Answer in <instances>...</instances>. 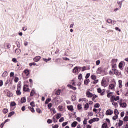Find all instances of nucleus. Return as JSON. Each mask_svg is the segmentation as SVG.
Wrapping results in <instances>:
<instances>
[{
  "label": "nucleus",
  "mask_w": 128,
  "mask_h": 128,
  "mask_svg": "<svg viewBox=\"0 0 128 128\" xmlns=\"http://www.w3.org/2000/svg\"><path fill=\"white\" fill-rule=\"evenodd\" d=\"M112 106H115L116 108H118V103L116 102H113Z\"/></svg>",
  "instance_id": "nucleus-40"
},
{
  "label": "nucleus",
  "mask_w": 128,
  "mask_h": 128,
  "mask_svg": "<svg viewBox=\"0 0 128 128\" xmlns=\"http://www.w3.org/2000/svg\"><path fill=\"white\" fill-rule=\"evenodd\" d=\"M119 104H120L121 108H126L127 105L126 103L122 104V102H119Z\"/></svg>",
  "instance_id": "nucleus-14"
},
{
  "label": "nucleus",
  "mask_w": 128,
  "mask_h": 128,
  "mask_svg": "<svg viewBox=\"0 0 128 128\" xmlns=\"http://www.w3.org/2000/svg\"><path fill=\"white\" fill-rule=\"evenodd\" d=\"M22 52V50L20 49H16L15 51V52L16 54H20V52Z\"/></svg>",
  "instance_id": "nucleus-22"
},
{
  "label": "nucleus",
  "mask_w": 128,
  "mask_h": 128,
  "mask_svg": "<svg viewBox=\"0 0 128 128\" xmlns=\"http://www.w3.org/2000/svg\"><path fill=\"white\" fill-rule=\"evenodd\" d=\"M92 120H93L94 122H99L100 121V119L98 118H94Z\"/></svg>",
  "instance_id": "nucleus-43"
},
{
  "label": "nucleus",
  "mask_w": 128,
  "mask_h": 128,
  "mask_svg": "<svg viewBox=\"0 0 128 128\" xmlns=\"http://www.w3.org/2000/svg\"><path fill=\"white\" fill-rule=\"evenodd\" d=\"M96 66H100V60H98V61H96Z\"/></svg>",
  "instance_id": "nucleus-63"
},
{
  "label": "nucleus",
  "mask_w": 128,
  "mask_h": 128,
  "mask_svg": "<svg viewBox=\"0 0 128 128\" xmlns=\"http://www.w3.org/2000/svg\"><path fill=\"white\" fill-rule=\"evenodd\" d=\"M61 92L62 90H58V91H56V96H60Z\"/></svg>",
  "instance_id": "nucleus-28"
},
{
  "label": "nucleus",
  "mask_w": 128,
  "mask_h": 128,
  "mask_svg": "<svg viewBox=\"0 0 128 128\" xmlns=\"http://www.w3.org/2000/svg\"><path fill=\"white\" fill-rule=\"evenodd\" d=\"M123 66L124 64H122V62H120V64H119V68H120V70H122Z\"/></svg>",
  "instance_id": "nucleus-42"
},
{
  "label": "nucleus",
  "mask_w": 128,
  "mask_h": 128,
  "mask_svg": "<svg viewBox=\"0 0 128 128\" xmlns=\"http://www.w3.org/2000/svg\"><path fill=\"white\" fill-rule=\"evenodd\" d=\"M117 66L116 64H114L112 66V70L114 72H116L118 70H116Z\"/></svg>",
  "instance_id": "nucleus-16"
},
{
  "label": "nucleus",
  "mask_w": 128,
  "mask_h": 128,
  "mask_svg": "<svg viewBox=\"0 0 128 128\" xmlns=\"http://www.w3.org/2000/svg\"><path fill=\"white\" fill-rule=\"evenodd\" d=\"M30 106L32 108H34V106H36V105L34 104V102H32L30 103Z\"/></svg>",
  "instance_id": "nucleus-57"
},
{
  "label": "nucleus",
  "mask_w": 128,
  "mask_h": 128,
  "mask_svg": "<svg viewBox=\"0 0 128 128\" xmlns=\"http://www.w3.org/2000/svg\"><path fill=\"white\" fill-rule=\"evenodd\" d=\"M59 126L58 124L54 125V126H52V128H58Z\"/></svg>",
  "instance_id": "nucleus-64"
},
{
  "label": "nucleus",
  "mask_w": 128,
  "mask_h": 128,
  "mask_svg": "<svg viewBox=\"0 0 128 128\" xmlns=\"http://www.w3.org/2000/svg\"><path fill=\"white\" fill-rule=\"evenodd\" d=\"M90 76V74H88L86 76V80H88V78H89Z\"/></svg>",
  "instance_id": "nucleus-55"
},
{
  "label": "nucleus",
  "mask_w": 128,
  "mask_h": 128,
  "mask_svg": "<svg viewBox=\"0 0 128 128\" xmlns=\"http://www.w3.org/2000/svg\"><path fill=\"white\" fill-rule=\"evenodd\" d=\"M91 78L93 80H96V76L94 75H92Z\"/></svg>",
  "instance_id": "nucleus-49"
},
{
  "label": "nucleus",
  "mask_w": 128,
  "mask_h": 128,
  "mask_svg": "<svg viewBox=\"0 0 128 128\" xmlns=\"http://www.w3.org/2000/svg\"><path fill=\"white\" fill-rule=\"evenodd\" d=\"M21 102L22 104H25V102H26V98H23L21 100Z\"/></svg>",
  "instance_id": "nucleus-26"
},
{
  "label": "nucleus",
  "mask_w": 128,
  "mask_h": 128,
  "mask_svg": "<svg viewBox=\"0 0 128 128\" xmlns=\"http://www.w3.org/2000/svg\"><path fill=\"white\" fill-rule=\"evenodd\" d=\"M116 62H118V60L117 59H113L112 60V64H116Z\"/></svg>",
  "instance_id": "nucleus-27"
},
{
  "label": "nucleus",
  "mask_w": 128,
  "mask_h": 128,
  "mask_svg": "<svg viewBox=\"0 0 128 128\" xmlns=\"http://www.w3.org/2000/svg\"><path fill=\"white\" fill-rule=\"evenodd\" d=\"M52 121L53 122H58V120H56V116L53 117Z\"/></svg>",
  "instance_id": "nucleus-31"
},
{
  "label": "nucleus",
  "mask_w": 128,
  "mask_h": 128,
  "mask_svg": "<svg viewBox=\"0 0 128 128\" xmlns=\"http://www.w3.org/2000/svg\"><path fill=\"white\" fill-rule=\"evenodd\" d=\"M124 124V122L122 121L121 120H120L118 126H122Z\"/></svg>",
  "instance_id": "nucleus-37"
},
{
  "label": "nucleus",
  "mask_w": 128,
  "mask_h": 128,
  "mask_svg": "<svg viewBox=\"0 0 128 128\" xmlns=\"http://www.w3.org/2000/svg\"><path fill=\"white\" fill-rule=\"evenodd\" d=\"M22 88V84L19 82V84L18 86V90H20Z\"/></svg>",
  "instance_id": "nucleus-51"
},
{
  "label": "nucleus",
  "mask_w": 128,
  "mask_h": 128,
  "mask_svg": "<svg viewBox=\"0 0 128 128\" xmlns=\"http://www.w3.org/2000/svg\"><path fill=\"white\" fill-rule=\"evenodd\" d=\"M36 94V91L34 90V89H32L30 94V96L32 97Z\"/></svg>",
  "instance_id": "nucleus-17"
},
{
  "label": "nucleus",
  "mask_w": 128,
  "mask_h": 128,
  "mask_svg": "<svg viewBox=\"0 0 128 128\" xmlns=\"http://www.w3.org/2000/svg\"><path fill=\"white\" fill-rule=\"evenodd\" d=\"M114 114V111L111 110H108L106 112V116H112Z\"/></svg>",
  "instance_id": "nucleus-6"
},
{
  "label": "nucleus",
  "mask_w": 128,
  "mask_h": 128,
  "mask_svg": "<svg viewBox=\"0 0 128 128\" xmlns=\"http://www.w3.org/2000/svg\"><path fill=\"white\" fill-rule=\"evenodd\" d=\"M62 102H64V100L62 99V98H58L56 100V106H58L59 104H62Z\"/></svg>",
  "instance_id": "nucleus-1"
},
{
  "label": "nucleus",
  "mask_w": 128,
  "mask_h": 128,
  "mask_svg": "<svg viewBox=\"0 0 128 128\" xmlns=\"http://www.w3.org/2000/svg\"><path fill=\"white\" fill-rule=\"evenodd\" d=\"M43 60H44V62H50V61L52 60V58H49L48 60L46 59V58H44Z\"/></svg>",
  "instance_id": "nucleus-44"
},
{
  "label": "nucleus",
  "mask_w": 128,
  "mask_h": 128,
  "mask_svg": "<svg viewBox=\"0 0 128 128\" xmlns=\"http://www.w3.org/2000/svg\"><path fill=\"white\" fill-rule=\"evenodd\" d=\"M114 114L115 116H118V114H120V112H118V110H114Z\"/></svg>",
  "instance_id": "nucleus-34"
},
{
  "label": "nucleus",
  "mask_w": 128,
  "mask_h": 128,
  "mask_svg": "<svg viewBox=\"0 0 128 128\" xmlns=\"http://www.w3.org/2000/svg\"><path fill=\"white\" fill-rule=\"evenodd\" d=\"M78 123L76 122H73L72 124V128H76V126H78Z\"/></svg>",
  "instance_id": "nucleus-25"
},
{
  "label": "nucleus",
  "mask_w": 128,
  "mask_h": 128,
  "mask_svg": "<svg viewBox=\"0 0 128 128\" xmlns=\"http://www.w3.org/2000/svg\"><path fill=\"white\" fill-rule=\"evenodd\" d=\"M14 72H12L10 74V77L14 78Z\"/></svg>",
  "instance_id": "nucleus-58"
},
{
  "label": "nucleus",
  "mask_w": 128,
  "mask_h": 128,
  "mask_svg": "<svg viewBox=\"0 0 128 128\" xmlns=\"http://www.w3.org/2000/svg\"><path fill=\"white\" fill-rule=\"evenodd\" d=\"M26 76H28L30 74V72L28 70H26L24 72Z\"/></svg>",
  "instance_id": "nucleus-13"
},
{
  "label": "nucleus",
  "mask_w": 128,
  "mask_h": 128,
  "mask_svg": "<svg viewBox=\"0 0 128 128\" xmlns=\"http://www.w3.org/2000/svg\"><path fill=\"white\" fill-rule=\"evenodd\" d=\"M78 78L80 80H82V74H80L78 76Z\"/></svg>",
  "instance_id": "nucleus-47"
},
{
  "label": "nucleus",
  "mask_w": 128,
  "mask_h": 128,
  "mask_svg": "<svg viewBox=\"0 0 128 128\" xmlns=\"http://www.w3.org/2000/svg\"><path fill=\"white\" fill-rule=\"evenodd\" d=\"M118 115H116L115 116H114L113 117V120H118Z\"/></svg>",
  "instance_id": "nucleus-41"
},
{
  "label": "nucleus",
  "mask_w": 128,
  "mask_h": 128,
  "mask_svg": "<svg viewBox=\"0 0 128 128\" xmlns=\"http://www.w3.org/2000/svg\"><path fill=\"white\" fill-rule=\"evenodd\" d=\"M102 128H108V124L104 123L102 125Z\"/></svg>",
  "instance_id": "nucleus-35"
},
{
  "label": "nucleus",
  "mask_w": 128,
  "mask_h": 128,
  "mask_svg": "<svg viewBox=\"0 0 128 128\" xmlns=\"http://www.w3.org/2000/svg\"><path fill=\"white\" fill-rule=\"evenodd\" d=\"M68 110H70V112H72L74 110V106H67Z\"/></svg>",
  "instance_id": "nucleus-20"
},
{
  "label": "nucleus",
  "mask_w": 128,
  "mask_h": 128,
  "mask_svg": "<svg viewBox=\"0 0 128 128\" xmlns=\"http://www.w3.org/2000/svg\"><path fill=\"white\" fill-rule=\"evenodd\" d=\"M118 86L120 88H122V80H120L118 81Z\"/></svg>",
  "instance_id": "nucleus-15"
},
{
  "label": "nucleus",
  "mask_w": 128,
  "mask_h": 128,
  "mask_svg": "<svg viewBox=\"0 0 128 128\" xmlns=\"http://www.w3.org/2000/svg\"><path fill=\"white\" fill-rule=\"evenodd\" d=\"M16 106V102H12L11 104H10V106Z\"/></svg>",
  "instance_id": "nucleus-39"
},
{
  "label": "nucleus",
  "mask_w": 128,
  "mask_h": 128,
  "mask_svg": "<svg viewBox=\"0 0 128 128\" xmlns=\"http://www.w3.org/2000/svg\"><path fill=\"white\" fill-rule=\"evenodd\" d=\"M50 102H52V99H50V98L48 99L46 101V104H48V103Z\"/></svg>",
  "instance_id": "nucleus-38"
},
{
  "label": "nucleus",
  "mask_w": 128,
  "mask_h": 128,
  "mask_svg": "<svg viewBox=\"0 0 128 128\" xmlns=\"http://www.w3.org/2000/svg\"><path fill=\"white\" fill-rule=\"evenodd\" d=\"M122 2H124V1H118L117 4L120 8H122Z\"/></svg>",
  "instance_id": "nucleus-10"
},
{
  "label": "nucleus",
  "mask_w": 128,
  "mask_h": 128,
  "mask_svg": "<svg viewBox=\"0 0 128 128\" xmlns=\"http://www.w3.org/2000/svg\"><path fill=\"white\" fill-rule=\"evenodd\" d=\"M102 86H104V88H106L108 84V82H106V79L104 78L102 82Z\"/></svg>",
  "instance_id": "nucleus-2"
},
{
  "label": "nucleus",
  "mask_w": 128,
  "mask_h": 128,
  "mask_svg": "<svg viewBox=\"0 0 128 128\" xmlns=\"http://www.w3.org/2000/svg\"><path fill=\"white\" fill-rule=\"evenodd\" d=\"M16 94L18 96L22 95V92H20V90H18L16 91Z\"/></svg>",
  "instance_id": "nucleus-33"
},
{
  "label": "nucleus",
  "mask_w": 128,
  "mask_h": 128,
  "mask_svg": "<svg viewBox=\"0 0 128 128\" xmlns=\"http://www.w3.org/2000/svg\"><path fill=\"white\" fill-rule=\"evenodd\" d=\"M62 118V114H58L56 116V120H60Z\"/></svg>",
  "instance_id": "nucleus-29"
},
{
  "label": "nucleus",
  "mask_w": 128,
  "mask_h": 128,
  "mask_svg": "<svg viewBox=\"0 0 128 128\" xmlns=\"http://www.w3.org/2000/svg\"><path fill=\"white\" fill-rule=\"evenodd\" d=\"M112 96V92H110V93L108 94L107 96H108V98H110V96Z\"/></svg>",
  "instance_id": "nucleus-56"
},
{
  "label": "nucleus",
  "mask_w": 128,
  "mask_h": 128,
  "mask_svg": "<svg viewBox=\"0 0 128 128\" xmlns=\"http://www.w3.org/2000/svg\"><path fill=\"white\" fill-rule=\"evenodd\" d=\"M15 114H16V112H10L8 116V118H12V116H14Z\"/></svg>",
  "instance_id": "nucleus-24"
},
{
  "label": "nucleus",
  "mask_w": 128,
  "mask_h": 128,
  "mask_svg": "<svg viewBox=\"0 0 128 128\" xmlns=\"http://www.w3.org/2000/svg\"><path fill=\"white\" fill-rule=\"evenodd\" d=\"M8 75V72H5L3 73L2 76V78H6V76Z\"/></svg>",
  "instance_id": "nucleus-23"
},
{
  "label": "nucleus",
  "mask_w": 128,
  "mask_h": 128,
  "mask_svg": "<svg viewBox=\"0 0 128 128\" xmlns=\"http://www.w3.org/2000/svg\"><path fill=\"white\" fill-rule=\"evenodd\" d=\"M100 104H95L94 108H100Z\"/></svg>",
  "instance_id": "nucleus-62"
},
{
  "label": "nucleus",
  "mask_w": 128,
  "mask_h": 128,
  "mask_svg": "<svg viewBox=\"0 0 128 128\" xmlns=\"http://www.w3.org/2000/svg\"><path fill=\"white\" fill-rule=\"evenodd\" d=\"M48 124H52V120H48Z\"/></svg>",
  "instance_id": "nucleus-59"
},
{
  "label": "nucleus",
  "mask_w": 128,
  "mask_h": 128,
  "mask_svg": "<svg viewBox=\"0 0 128 128\" xmlns=\"http://www.w3.org/2000/svg\"><path fill=\"white\" fill-rule=\"evenodd\" d=\"M114 74L118 78H122V72H119L118 70L115 71L114 72Z\"/></svg>",
  "instance_id": "nucleus-3"
},
{
  "label": "nucleus",
  "mask_w": 128,
  "mask_h": 128,
  "mask_svg": "<svg viewBox=\"0 0 128 128\" xmlns=\"http://www.w3.org/2000/svg\"><path fill=\"white\" fill-rule=\"evenodd\" d=\"M116 88V86L114 84H110L109 86V90H114Z\"/></svg>",
  "instance_id": "nucleus-8"
},
{
  "label": "nucleus",
  "mask_w": 128,
  "mask_h": 128,
  "mask_svg": "<svg viewBox=\"0 0 128 128\" xmlns=\"http://www.w3.org/2000/svg\"><path fill=\"white\" fill-rule=\"evenodd\" d=\"M90 80L86 79L84 81V84L85 86H88L90 84Z\"/></svg>",
  "instance_id": "nucleus-21"
},
{
  "label": "nucleus",
  "mask_w": 128,
  "mask_h": 128,
  "mask_svg": "<svg viewBox=\"0 0 128 128\" xmlns=\"http://www.w3.org/2000/svg\"><path fill=\"white\" fill-rule=\"evenodd\" d=\"M98 94H101V96H104V92H102V90L100 88L98 89Z\"/></svg>",
  "instance_id": "nucleus-11"
},
{
  "label": "nucleus",
  "mask_w": 128,
  "mask_h": 128,
  "mask_svg": "<svg viewBox=\"0 0 128 128\" xmlns=\"http://www.w3.org/2000/svg\"><path fill=\"white\" fill-rule=\"evenodd\" d=\"M104 70L102 68H98L97 74H104Z\"/></svg>",
  "instance_id": "nucleus-4"
},
{
  "label": "nucleus",
  "mask_w": 128,
  "mask_h": 128,
  "mask_svg": "<svg viewBox=\"0 0 128 128\" xmlns=\"http://www.w3.org/2000/svg\"><path fill=\"white\" fill-rule=\"evenodd\" d=\"M58 108L60 110V112H64V106H59L58 107Z\"/></svg>",
  "instance_id": "nucleus-32"
},
{
  "label": "nucleus",
  "mask_w": 128,
  "mask_h": 128,
  "mask_svg": "<svg viewBox=\"0 0 128 128\" xmlns=\"http://www.w3.org/2000/svg\"><path fill=\"white\" fill-rule=\"evenodd\" d=\"M3 112L4 114H8V110L6 109V108H4V110H3Z\"/></svg>",
  "instance_id": "nucleus-46"
},
{
  "label": "nucleus",
  "mask_w": 128,
  "mask_h": 128,
  "mask_svg": "<svg viewBox=\"0 0 128 128\" xmlns=\"http://www.w3.org/2000/svg\"><path fill=\"white\" fill-rule=\"evenodd\" d=\"M36 112H38V114H42V112L40 108L36 109Z\"/></svg>",
  "instance_id": "nucleus-48"
},
{
  "label": "nucleus",
  "mask_w": 128,
  "mask_h": 128,
  "mask_svg": "<svg viewBox=\"0 0 128 128\" xmlns=\"http://www.w3.org/2000/svg\"><path fill=\"white\" fill-rule=\"evenodd\" d=\"M107 22L108 24H115L116 22H114V21H112V20L111 19H108L107 20Z\"/></svg>",
  "instance_id": "nucleus-12"
},
{
  "label": "nucleus",
  "mask_w": 128,
  "mask_h": 128,
  "mask_svg": "<svg viewBox=\"0 0 128 128\" xmlns=\"http://www.w3.org/2000/svg\"><path fill=\"white\" fill-rule=\"evenodd\" d=\"M24 90L27 92H30V90L28 88V86L24 85Z\"/></svg>",
  "instance_id": "nucleus-5"
},
{
  "label": "nucleus",
  "mask_w": 128,
  "mask_h": 128,
  "mask_svg": "<svg viewBox=\"0 0 128 128\" xmlns=\"http://www.w3.org/2000/svg\"><path fill=\"white\" fill-rule=\"evenodd\" d=\"M51 108H52V103L49 104H48V110H52V109H50Z\"/></svg>",
  "instance_id": "nucleus-45"
},
{
  "label": "nucleus",
  "mask_w": 128,
  "mask_h": 128,
  "mask_svg": "<svg viewBox=\"0 0 128 128\" xmlns=\"http://www.w3.org/2000/svg\"><path fill=\"white\" fill-rule=\"evenodd\" d=\"M88 108H90V104H86L85 105L84 110H88Z\"/></svg>",
  "instance_id": "nucleus-30"
},
{
  "label": "nucleus",
  "mask_w": 128,
  "mask_h": 128,
  "mask_svg": "<svg viewBox=\"0 0 128 128\" xmlns=\"http://www.w3.org/2000/svg\"><path fill=\"white\" fill-rule=\"evenodd\" d=\"M7 96H8V98H12V93L10 91H8L7 92Z\"/></svg>",
  "instance_id": "nucleus-19"
},
{
  "label": "nucleus",
  "mask_w": 128,
  "mask_h": 128,
  "mask_svg": "<svg viewBox=\"0 0 128 128\" xmlns=\"http://www.w3.org/2000/svg\"><path fill=\"white\" fill-rule=\"evenodd\" d=\"M28 109L31 110L32 112H35L36 110H34V108H32V107H28Z\"/></svg>",
  "instance_id": "nucleus-36"
},
{
  "label": "nucleus",
  "mask_w": 128,
  "mask_h": 128,
  "mask_svg": "<svg viewBox=\"0 0 128 128\" xmlns=\"http://www.w3.org/2000/svg\"><path fill=\"white\" fill-rule=\"evenodd\" d=\"M124 122H128V116H126V117H124Z\"/></svg>",
  "instance_id": "nucleus-61"
},
{
  "label": "nucleus",
  "mask_w": 128,
  "mask_h": 128,
  "mask_svg": "<svg viewBox=\"0 0 128 128\" xmlns=\"http://www.w3.org/2000/svg\"><path fill=\"white\" fill-rule=\"evenodd\" d=\"M18 80H20V78L18 77H16L14 79L15 82L17 84V82H18Z\"/></svg>",
  "instance_id": "nucleus-50"
},
{
  "label": "nucleus",
  "mask_w": 128,
  "mask_h": 128,
  "mask_svg": "<svg viewBox=\"0 0 128 128\" xmlns=\"http://www.w3.org/2000/svg\"><path fill=\"white\" fill-rule=\"evenodd\" d=\"M12 62H14V64H16L18 62V60L16 58H14L12 60Z\"/></svg>",
  "instance_id": "nucleus-53"
},
{
  "label": "nucleus",
  "mask_w": 128,
  "mask_h": 128,
  "mask_svg": "<svg viewBox=\"0 0 128 128\" xmlns=\"http://www.w3.org/2000/svg\"><path fill=\"white\" fill-rule=\"evenodd\" d=\"M93 95H94V94H92L89 91H87V92H86V96H87L88 98H92Z\"/></svg>",
  "instance_id": "nucleus-7"
},
{
  "label": "nucleus",
  "mask_w": 128,
  "mask_h": 128,
  "mask_svg": "<svg viewBox=\"0 0 128 128\" xmlns=\"http://www.w3.org/2000/svg\"><path fill=\"white\" fill-rule=\"evenodd\" d=\"M42 58V57L38 56L34 58V62H40V59Z\"/></svg>",
  "instance_id": "nucleus-9"
},
{
  "label": "nucleus",
  "mask_w": 128,
  "mask_h": 128,
  "mask_svg": "<svg viewBox=\"0 0 128 128\" xmlns=\"http://www.w3.org/2000/svg\"><path fill=\"white\" fill-rule=\"evenodd\" d=\"M59 122H64V118H60V120Z\"/></svg>",
  "instance_id": "nucleus-54"
},
{
  "label": "nucleus",
  "mask_w": 128,
  "mask_h": 128,
  "mask_svg": "<svg viewBox=\"0 0 128 128\" xmlns=\"http://www.w3.org/2000/svg\"><path fill=\"white\" fill-rule=\"evenodd\" d=\"M78 70H80V68L76 67L73 70L74 74H76V72H78Z\"/></svg>",
  "instance_id": "nucleus-18"
},
{
  "label": "nucleus",
  "mask_w": 128,
  "mask_h": 128,
  "mask_svg": "<svg viewBox=\"0 0 128 128\" xmlns=\"http://www.w3.org/2000/svg\"><path fill=\"white\" fill-rule=\"evenodd\" d=\"M68 122H66L62 124V126L64 127L66 126H68Z\"/></svg>",
  "instance_id": "nucleus-60"
},
{
  "label": "nucleus",
  "mask_w": 128,
  "mask_h": 128,
  "mask_svg": "<svg viewBox=\"0 0 128 128\" xmlns=\"http://www.w3.org/2000/svg\"><path fill=\"white\" fill-rule=\"evenodd\" d=\"M78 109L79 110H82V106L81 104H78Z\"/></svg>",
  "instance_id": "nucleus-52"
}]
</instances>
